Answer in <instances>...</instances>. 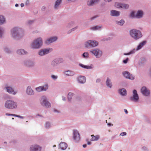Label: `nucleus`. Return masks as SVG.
<instances>
[{"label": "nucleus", "mask_w": 151, "mask_h": 151, "mask_svg": "<svg viewBox=\"0 0 151 151\" xmlns=\"http://www.w3.org/2000/svg\"><path fill=\"white\" fill-rule=\"evenodd\" d=\"M131 36L135 40H137L142 37V34L139 30L133 29L130 31Z\"/></svg>", "instance_id": "f257e3e1"}, {"label": "nucleus", "mask_w": 151, "mask_h": 151, "mask_svg": "<svg viewBox=\"0 0 151 151\" xmlns=\"http://www.w3.org/2000/svg\"><path fill=\"white\" fill-rule=\"evenodd\" d=\"M42 44V40L41 38L39 37L32 43L31 46L33 48H38L41 46Z\"/></svg>", "instance_id": "f03ea898"}, {"label": "nucleus", "mask_w": 151, "mask_h": 151, "mask_svg": "<svg viewBox=\"0 0 151 151\" xmlns=\"http://www.w3.org/2000/svg\"><path fill=\"white\" fill-rule=\"evenodd\" d=\"M5 106L9 109L16 108L17 107V103L12 100L7 101L5 103Z\"/></svg>", "instance_id": "7ed1b4c3"}, {"label": "nucleus", "mask_w": 151, "mask_h": 151, "mask_svg": "<svg viewBox=\"0 0 151 151\" xmlns=\"http://www.w3.org/2000/svg\"><path fill=\"white\" fill-rule=\"evenodd\" d=\"M20 30V29H18L17 28H14L12 30V36L14 38L17 39H19V34L18 33V31H19V30Z\"/></svg>", "instance_id": "20e7f679"}, {"label": "nucleus", "mask_w": 151, "mask_h": 151, "mask_svg": "<svg viewBox=\"0 0 151 151\" xmlns=\"http://www.w3.org/2000/svg\"><path fill=\"white\" fill-rule=\"evenodd\" d=\"M98 44V42L92 40H89L86 43L85 45L86 47H95L97 46Z\"/></svg>", "instance_id": "39448f33"}, {"label": "nucleus", "mask_w": 151, "mask_h": 151, "mask_svg": "<svg viewBox=\"0 0 151 151\" xmlns=\"http://www.w3.org/2000/svg\"><path fill=\"white\" fill-rule=\"evenodd\" d=\"M40 102L42 105L45 106L47 108H48L51 106L50 103L47 101L46 98L45 96H43L42 97L40 100Z\"/></svg>", "instance_id": "423d86ee"}, {"label": "nucleus", "mask_w": 151, "mask_h": 151, "mask_svg": "<svg viewBox=\"0 0 151 151\" xmlns=\"http://www.w3.org/2000/svg\"><path fill=\"white\" fill-rule=\"evenodd\" d=\"M52 50V49L51 48L42 49L39 52V54L41 56L43 55L48 54L49 52H51Z\"/></svg>", "instance_id": "0eeeda50"}, {"label": "nucleus", "mask_w": 151, "mask_h": 151, "mask_svg": "<svg viewBox=\"0 0 151 151\" xmlns=\"http://www.w3.org/2000/svg\"><path fill=\"white\" fill-rule=\"evenodd\" d=\"M90 52L96 56L97 58L100 57L102 55L101 52L98 49H95L91 50Z\"/></svg>", "instance_id": "6e6552de"}, {"label": "nucleus", "mask_w": 151, "mask_h": 151, "mask_svg": "<svg viewBox=\"0 0 151 151\" xmlns=\"http://www.w3.org/2000/svg\"><path fill=\"white\" fill-rule=\"evenodd\" d=\"M139 99V97L137 92L136 90H134L133 91V97L131 98L132 101L135 102H137Z\"/></svg>", "instance_id": "1a4fd4ad"}, {"label": "nucleus", "mask_w": 151, "mask_h": 151, "mask_svg": "<svg viewBox=\"0 0 151 151\" xmlns=\"http://www.w3.org/2000/svg\"><path fill=\"white\" fill-rule=\"evenodd\" d=\"M41 147L37 145H32L30 147V151H40Z\"/></svg>", "instance_id": "9d476101"}, {"label": "nucleus", "mask_w": 151, "mask_h": 151, "mask_svg": "<svg viewBox=\"0 0 151 151\" xmlns=\"http://www.w3.org/2000/svg\"><path fill=\"white\" fill-rule=\"evenodd\" d=\"M73 138L76 142L79 141L80 137L79 133L77 130H74L73 132Z\"/></svg>", "instance_id": "9b49d317"}, {"label": "nucleus", "mask_w": 151, "mask_h": 151, "mask_svg": "<svg viewBox=\"0 0 151 151\" xmlns=\"http://www.w3.org/2000/svg\"><path fill=\"white\" fill-rule=\"evenodd\" d=\"M48 88L47 85H45L44 86H39L36 88V90L38 92H40L42 91H46Z\"/></svg>", "instance_id": "f8f14e48"}, {"label": "nucleus", "mask_w": 151, "mask_h": 151, "mask_svg": "<svg viewBox=\"0 0 151 151\" xmlns=\"http://www.w3.org/2000/svg\"><path fill=\"white\" fill-rule=\"evenodd\" d=\"M142 93L145 96H147L149 95L150 91L145 87H143L141 89Z\"/></svg>", "instance_id": "ddd939ff"}, {"label": "nucleus", "mask_w": 151, "mask_h": 151, "mask_svg": "<svg viewBox=\"0 0 151 151\" xmlns=\"http://www.w3.org/2000/svg\"><path fill=\"white\" fill-rule=\"evenodd\" d=\"M123 74L124 76L126 78L131 80H133L134 79V77L127 72H124L123 73Z\"/></svg>", "instance_id": "4468645a"}, {"label": "nucleus", "mask_w": 151, "mask_h": 151, "mask_svg": "<svg viewBox=\"0 0 151 151\" xmlns=\"http://www.w3.org/2000/svg\"><path fill=\"white\" fill-rule=\"evenodd\" d=\"M63 61V58H58L56 59L52 62V64L54 65H55L57 64H58L60 63H62Z\"/></svg>", "instance_id": "2eb2a0df"}, {"label": "nucleus", "mask_w": 151, "mask_h": 151, "mask_svg": "<svg viewBox=\"0 0 151 151\" xmlns=\"http://www.w3.org/2000/svg\"><path fill=\"white\" fill-rule=\"evenodd\" d=\"M57 39V37H51L45 41V43L47 44H48L55 41Z\"/></svg>", "instance_id": "dca6fc26"}, {"label": "nucleus", "mask_w": 151, "mask_h": 151, "mask_svg": "<svg viewBox=\"0 0 151 151\" xmlns=\"http://www.w3.org/2000/svg\"><path fill=\"white\" fill-rule=\"evenodd\" d=\"M6 89L7 91L10 94L13 95H15L16 94V93L14 92V90L11 87H7Z\"/></svg>", "instance_id": "f3484780"}, {"label": "nucleus", "mask_w": 151, "mask_h": 151, "mask_svg": "<svg viewBox=\"0 0 151 151\" xmlns=\"http://www.w3.org/2000/svg\"><path fill=\"white\" fill-rule=\"evenodd\" d=\"M27 93L29 95H31L34 94V91H33L32 90L31 88L29 87L28 86L27 89Z\"/></svg>", "instance_id": "a211bd4d"}, {"label": "nucleus", "mask_w": 151, "mask_h": 151, "mask_svg": "<svg viewBox=\"0 0 151 151\" xmlns=\"http://www.w3.org/2000/svg\"><path fill=\"white\" fill-rule=\"evenodd\" d=\"M78 80L79 83H83L85 82L86 79L84 76H80L78 78Z\"/></svg>", "instance_id": "6ab92c4d"}, {"label": "nucleus", "mask_w": 151, "mask_h": 151, "mask_svg": "<svg viewBox=\"0 0 151 151\" xmlns=\"http://www.w3.org/2000/svg\"><path fill=\"white\" fill-rule=\"evenodd\" d=\"M61 149L63 150H65L67 147V144L65 142H61L59 145Z\"/></svg>", "instance_id": "aec40b11"}, {"label": "nucleus", "mask_w": 151, "mask_h": 151, "mask_svg": "<svg viewBox=\"0 0 151 151\" xmlns=\"http://www.w3.org/2000/svg\"><path fill=\"white\" fill-rule=\"evenodd\" d=\"M143 15V12L142 11H138L136 15H135V17L137 18H140L142 17Z\"/></svg>", "instance_id": "412c9836"}, {"label": "nucleus", "mask_w": 151, "mask_h": 151, "mask_svg": "<svg viewBox=\"0 0 151 151\" xmlns=\"http://www.w3.org/2000/svg\"><path fill=\"white\" fill-rule=\"evenodd\" d=\"M111 15L112 16H118L119 15V12L117 11L113 10L111 11Z\"/></svg>", "instance_id": "4be33fe9"}, {"label": "nucleus", "mask_w": 151, "mask_h": 151, "mask_svg": "<svg viewBox=\"0 0 151 151\" xmlns=\"http://www.w3.org/2000/svg\"><path fill=\"white\" fill-rule=\"evenodd\" d=\"M99 1V0H94L93 1L89 0L88 1L87 4L88 6H92L93 4H94L95 3L97 2V1Z\"/></svg>", "instance_id": "5701e85b"}, {"label": "nucleus", "mask_w": 151, "mask_h": 151, "mask_svg": "<svg viewBox=\"0 0 151 151\" xmlns=\"http://www.w3.org/2000/svg\"><path fill=\"white\" fill-rule=\"evenodd\" d=\"M119 93L122 95L125 96L127 94L126 90L124 88H122L119 90Z\"/></svg>", "instance_id": "b1692460"}, {"label": "nucleus", "mask_w": 151, "mask_h": 151, "mask_svg": "<svg viewBox=\"0 0 151 151\" xmlns=\"http://www.w3.org/2000/svg\"><path fill=\"white\" fill-rule=\"evenodd\" d=\"M106 83V85L108 87L110 88H111L112 87V83L111 82L109 78H107Z\"/></svg>", "instance_id": "393cba45"}, {"label": "nucleus", "mask_w": 151, "mask_h": 151, "mask_svg": "<svg viewBox=\"0 0 151 151\" xmlns=\"http://www.w3.org/2000/svg\"><path fill=\"white\" fill-rule=\"evenodd\" d=\"M65 74L68 76H73L74 74V72L72 71L71 70H68L65 71Z\"/></svg>", "instance_id": "a878e982"}, {"label": "nucleus", "mask_w": 151, "mask_h": 151, "mask_svg": "<svg viewBox=\"0 0 151 151\" xmlns=\"http://www.w3.org/2000/svg\"><path fill=\"white\" fill-rule=\"evenodd\" d=\"M17 53L19 55H24L27 53V52H25L23 49L18 50L17 51Z\"/></svg>", "instance_id": "bb28decb"}, {"label": "nucleus", "mask_w": 151, "mask_h": 151, "mask_svg": "<svg viewBox=\"0 0 151 151\" xmlns=\"http://www.w3.org/2000/svg\"><path fill=\"white\" fill-rule=\"evenodd\" d=\"M79 65L82 68L86 69H90L92 68V66L91 65H86L82 64H79Z\"/></svg>", "instance_id": "cd10ccee"}, {"label": "nucleus", "mask_w": 151, "mask_h": 151, "mask_svg": "<svg viewBox=\"0 0 151 151\" xmlns=\"http://www.w3.org/2000/svg\"><path fill=\"white\" fill-rule=\"evenodd\" d=\"M146 42L145 41H143L140 43L139 45L137 46V50H139L143 46L146 44Z\"/></svg>", "instance_id": "c85d7f7f"}, {"label": "nucleus", "mask_w": 151, "mask_h": 151, "mask_svg": "<svg viewBox=\"0 0 151 151\" xmlns=\"http://www.w3.org/2000/svg\"><path fill=\"white\" fill-rule=\"evenodd\" d=\"M92 137L91 141H97L99 138V135H96V136H94L93 135H91Z\"/></svg>", "instance_id": "c756f323"}, {"label": "nucleus", "mask_w": 151, "mask_h": 151, "mask_svg": "<svg viewBox=\"0 0 151 151\" xmlns=\"http://www.w3.org/2000/svg\"><path fill=\"white\" fill-rule=\"evenodd\" d=\"M61 1V0H57L55 5V8L57 9L59 5L60 4Z\"/></svg>", "instance_id": "7c9ffc66"}, {"label": "nucleus", "mask_w": 151, "mask_h": 151, "mask_svg": "<svg viewBox=\"0 0 151 151\" xmlns=\"http://www.w3.org/2000/svg\"><path fill=\"white\" fill-rule=\"evenodd\" d=\"M5 19L4 16L0 15V24H1L5 22Z\"/></svg>", "instance_id": "2f4dec72"}, {"label": "nucleus", "mask_w": 151, "mask_h": 151, "mask_svg": "<svg viewBox=\"0 0 151 151\" xmlns=\"http://www.w3.org/2000/svg\"><path fill=\"white\" fill-rule=\"evenodd\" d=\"M129 7V5L127 4H122L121 8L126 9H128Z\"/></svg>", "instance_id": "473e14b6"}, {"label": "nucleus", "mask_w": 151, "mask_h": 151, "mask_svg": "<svg viewBox=\"0 0 151 151\" xmlns=\"http://www.w3.org/2000/svg\"><path fill=\"white\" fill-rule=\"evenodd\" d=\"M101 28V26H96L91 28V29L93 30H97L100 29Z\"/></svg>", "instance_id": "72a5a7b5"}, {"label": "nucleus", "mask_w": 151, "mask_h": 151, "mask_svg": "<svg viewBox=\"0 0 151 151\" xmlns=\"http://www.w3.org/2000/svg\"><path fill=\"white\" fill-rule=\"evenodd\" d=\"M124 23V21L123 20H121L120 22H117L116 23L120 25H122Z\"/></svg>", "instance_id": "f704fd0d"}, {"label": "nucleus", "mask_w": 151, "mask_h": 151, "mask_svg": "<svg viewBox=\"0 0 151 151\" xmlns=\"http://www.w3.org/2000/svg\"><path fill=\"white\" fill-rule=\"evenodd\" d=\"M115 6L117 8H121L122 4L116 2L115 3Z\"/></svg>", "instance_id": "c9c22d12"}, {"label": "nucleus", "mask_w": 151, "mask_h": 151, "mask_svg": "<svg viewBox=\"0 0 151 151\" xmlns=\"http://www.w3.org/2000/svg\"><path fill=\"white\" fill-rule=\"evenodd\" d=\"M72 96L73 93L70 92L68 93V99L69 101L70 100Z\"/></svg>", "instance_id": "e433bc0d"}, {"label": "nucleus", "mask_w": 151, "mask_h": 151, "mask_svg": "<svg viewBox=\"0 0 151 151\" xmlns=\"http://www.w3.org/2000/svg\"><path fill=\"white\" fill-rule=\"evenodd\" d=\"M88 54L87 52H84L82 54L83 57L85 58L88 57Z\"/></svg>", "instance_id": "4c0bfd02"}, {"label": "nucleus", "mask_w": 151, "mask_h": 151, "mask_svg": "<svg viewBox=\"0 0 151 151\" xmlns=\"http://www.w3.org/2000/svg\"><path fill=\"white\" fill-rule=\"evenodd\" d=\"M130 17H135V12H132L130 14Z\"/></svg>", "instance_id": "58836bf2"}, {"label": "nucleus", "mask_w": 151, "mask_h": 151, "mask_svg": "<svg viewBox=\"0 0 151 151\" xmlns=\"http://www.w3.org/2000/svg\"><path fill=\"white\" fill-rule=\"evenodd\" d=\"M3 33V30L0 27V37H2V35Z\"/></svg>", "instance_id": "ea45409f"}, {"label": "nucleus", "mask_w": 151, "mask_h": 151, "mask_svg": "<svg viewBox=\"0 0 151 151\" xmlns=\"http://www.w3.org/2000/svg\"><path fill=\"white\" fill-rule=\"evenodd\" d=\"M50 123L49 122H47L46 124V128H47L49 127L50 126Z\"/></svg>", "instance_id": "a19ab883"}, {"label": "nucleus", "mask_w": 151, "mask_h": 151, "mask_svg": "<svg viewBox=\"0 0 151 151\" xmlns=\"http://www.w3.org/2000/svg\"><path fill=\"white\" fill-rule=\"evenodd\" d=\"M128 60H129L128 58H127L126 60H124L123 62L124 63H126L128 61Z\"/></svg>", "instance_id": "79ce46f5"}, {"label": "nucleus", "mask_w": 151, "mask_h": 151, "mask_svg": "<svg viewBox=\"0 0 151 151\" xmlns=\"http://www.w3.org/2000/svg\"><path fill=\"white\" fill-rule=\"evenodd\" d=\"M51 77H52V78L54 79H56L57 78V76H56L54 75H52L51 76Z\"/></svg>", "instance_id": "37998d69"}, {"label": "nucleus", "mask_w": 151, "mask_h": 151, "mask_svg": "<svg viewBox=\"0 0 151 151\" xmlns=\"http://www.w3.org/2000/svg\"><path fill=\"white\" fill-rule=\"evenodd\" d=\"M126 133L125 132H123L121 133L120 135L122 136L125 135L126 134Z\"/></svg>", "instance_id": "c03bdc74"}, {"label": "nucleus", "mask_w": 151, "mask_h": 151, "mask_svg": "<svg viewBox=\"0 0 151 151\" xmlns=\"http://www.w3.org/2000/svg\"><path fill=\"white\" fill-rule=\"evenodd\" d=\"M133 53V52L132 51H131L128 53H124V55H130Z\"/></svg>", "instance_id": "a18cd8bd"}, {"label": "nucleus", "mask_w": 151, "mask_h": 151, "mask_svg": "<svg viewBox=\"0 0 151 151\" xmlns=\"http://www.w3.org/2000/svg\"><path fill=\"white\" fill-rule=\"evenodd\" d=\"M86 141L87 142V144L88 145H90L91 144V142L88 141V139H86Z\"/></svg>", "instance_id": "49530a36"}, {"label": "nucleus", "mask_w": 151, "mask_h": 151, "mask_svg": "<svg viewBox=\"0 0 151 151\" xmlns=\"http://www.w3.org/2000/svg\"><path fill=\"white\" fill-rule=\"evenodd\" d=\"M14 116L18 117L19 118H22V117L18 115H16V114H14Z\"/></svg>", "instance_id": "de8ad7c7"}, {"label": "nucleus", "mask_w": 151, "mask_h": 151, "mask_svg": "<svg viewBox=\"0 0 151 151\" xmlns=\"http://www.w3.org/2000/svg\"><path fill=\"white\" fill-rule=\"evenodd\" d=\"M31 63V62H28L27 63V65L28 66H31V65H30V63Z\"/></svg>", "instance_id": "09e8293b"}, {"label": "nucleus", "mask_w": 151, "mask_h": 151, "mask_svg": "<svg viewBox=\"0 0 151 151\" xmlns=\"http://www.w3.org/2000/svg\"><path fill=\"white\" fill-rule=\"evenodd\" d=\"M6 115L7 116H14L13 114H8V113H6Z\"/></svg>", "instance_id": "8fccbe9b"}, {"label": "nucleus", "mask_w": 151, "mask_h": 151, "mask_svg": "<svg viewBox=\"0 0 151 151\" xmlns=\"http://www.w3.org/2000/svg\"><path fill=\"white\" fill-rule=\"evenodd\" d=\"M73 24H74V23L73 22H71V23H69V24L68 25V26L69 27H70L71 25H72Z\"/></svg>", "instance_id": "3c124183"}, {"label": "nucleus", "mask_w": 151, "mask_h": 151, "mask_svg": "<svg viewBox=\"0 0 151 151\" xmlns=\"http://www.w3.org/2000/svg\"><path fill=\"white\" fill-rule=\"evenodd\" d=\"M29 4V0H27L25 2V4L26 5H27Z\"/></svg>", "instance_id": "603ef678"}, {"label": "nucleus", "mask_w": 151, "mask_h": 151, "mask_svg": "<svg viewBox=\"0 0 151 151\" xmlns=\"http://www.w3.org/2000/svg\"><path fill=\"white\" fill-rule=\"evenodd\" d=\"M124 111L126 114H127L128 113V111L126 109H124Z\"/></svg>", "instance_id": "864d4df0"}, {"label": "nucleus", "mask_w": 151, "mask_h": 151, "mask_svg": "<svg viewBox=\"0 0 151 151\" xmlns=\"http://www.w3.org/2000/svg\"><path fill=\"white\" fill-rule=\"evenodd\" d=\"M62 99H63V100L64 101H66V98L64 97H63Z\"/></svg>", "instance_id": "5fc2aeb1"}, {"label": "nucleus", "mask_w": 151, "mask_h": 151, "mask_svg": "<svg viewBox=\"0 0 151 151\" xmlns=\"http://www.w3.org/2000/svg\"><path fill=\"white\" fill-rule=\"evenodd\" d=\"M45 7L44 6H43L42 7V11H44L45 10Z\"/></svg>", "instance_id": "6e6d98bb"}, {"label": "nucleus", "mask_w": 151, "mask_h": 151, "mask_svg": "<svg viewBox=\"0 0 151 151\" xmlns=\"http://www.w3.org/2000/svg\"><path fill=\"white\" fill-rule=\"evenodd\" d=\"M100 81V80L99 79H98L96 80V82H99Z\"/></svg>", "instance_id": "4d7b16f0"}, {"label": "nucleus", "mask_w": 151, "mask_h": 151, "mask_svg": "<svg viewBox=\"0 0 151 151\" xmlns=\"http://www.w3.org/2000/svg\"><path fill=\"white\" fill-rule=\"evenodd\" d=\"M21 6L22 7H23L24 6V4L23 3H22L21 4Z\"/></svg>", "instance_id": "13d9d810"}, {"label": "nucleus", "mask_w": 151, "mask_h": 151, "mask_svg": "<svg viewBox=\"0 0 151 151\" xmlns=\"http://www.w3.org/2000/svg\"><path fill=\"white\" fill-rule=\"evenodd\" d=\"M86 146L87 145L86 144H84V145H83V147L84 148H85L86 147Z\"/></svg>", "instance_id": "bf43d9fd"}, {"label": "nucleus", "mask_w": 151, "mask_h": 151, "mask_svg": "<svg viewBox=\"0 0 151 151\" xmlns=\"http://www.w3.org/2000/svg\"><path fill=\"white\" fill-rule=\"evenodd\" d=\"M111 0H105V1H108V2H109L110 1H111Z\"/></svg>", "instance_id": "052dcab7"}, {"label": "nucleus", "mask_w": 151, "mask_h": 151, "mask_svg": "<svg viewBox=\"0 0 151 151\" xmlns=\"http://www.w3.org/2000/svg\"><path fill=\"white\" fill-rule=\"evenodd\" d=\"M95 17H92L91 18V20H92L94 19V18H95Z\"/></svg>", "instance_id": "680f3d73"}, {"label": "nucleus", "mask_w": 151, "mask_h": 151, "mask_svg": "<svg viewBox=\"0 0 151 151\" xmlns=\"http://www.w3.org/2000/svg\"><path fill=\"white\" fill-rule=\"evenodd\" d=\"M16 7H17L18 6V4H16L15 5Z\"/></svg>", "instance_id": "e2e57ef3"}, {"label": "nucleus", "mask_w": 151, "mask_h": 151, "mask_svg": "<svg viewBox=\"0 0 151 151\" xmlns=\"http://www.w3.org/2000/svg\"><path fill=\"white\" fill-rule=\"evenodd\" d=\"M107 124H108V125H109V126H111V124L110 123H108Z\"/></svg>", "instance_id": "0e129e2a"}, {"label": "nucleus", "mask_w": 151, "mask_h": 151, "mask_svg": "<svg viewBox=\"0 0 151 151\" xmlns=\"http://www.w3.org/2000/svg\"><path fill=\"white\" fill-rule=\"evenodd\" d=\"M76 28H76H76V27L75 28H74L73 29H71V30H73H73H74V29H75Z\"/></svg>", "instance_id": "69168bd1"}, {"label": "nucleus", "mask_w": 151, "mask_h": 151, "mask_svg": "<svg viewBox=\"0 0 151 151\" xmlns=\"http://www.w3.org/2000/svg\"><path fill=\"white\" fill-rule=\"evenodd\" d=\"M107 120H106V122L107 123Z\"/></svg>", "instance_id": "338daca9"}, {"label": "nucleus", "mask_w": 151, "mask_h": 151, "mask_svg": "<svg viewBox=\"0 0 151 151\" xmlns=\"http://www.w3.org/2000/svg\"><path fill=\"white\" fill-rule=\"evenodd\" d=\"M14 119L13 118H12V119Z\"/></svg>", "instance_id": "774afa93"}]
</instances>
